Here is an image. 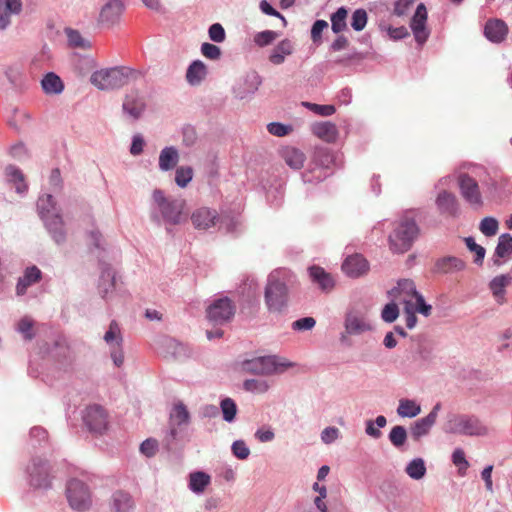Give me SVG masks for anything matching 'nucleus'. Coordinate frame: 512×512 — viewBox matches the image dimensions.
Masks as SVG:
<instances>
[{"mask_svg": "<svg viewBox=\"0 0 512 512\" xmlns=\"http://www.w3.org/2000/svg\"><path fill=\"white\" fill-rule=\"evenodd\" d=\"M293 44L290 40L284 39L272 50L269 61L274 65H280L285 61V57L293 53Z\"/></svg>", "mask_w": 512, "mask_h": 512, "instance_id": "obj_31", "label": "nucleus"}, {"mask_svg": "<svg viewBox=\"0 0 512 512\" xmlns=\"http://www.w3.org/2000/svg\"><path fill=\"white\" fill-rule=\"evenodd\" d=\"M7 174L11 177V180L16 184V191L22 193L27 190V185L24 183V176L20 170L15 167H8Z\"/></svg>", "mask_w": 512, "mask_h": 512, "instance_id": "obj_46", "label": "nucleus"}, {"mask_svg": "<svg viewBox=\"0 0 512 512\" xmlns=\"http://www.w3.org/2000/svg\"><path fill=\"white\" fill-rule=\"evenodd\" d=\"M457 181L463 199L476 209L482 207L483 200L477 180L468 173H460Z\"/></svg>", "mask_w": 512, "mask_h": 512, "instance_id": "obj_9", "label": "nucleus"}, {"mask_svg": "<svg viewBox=\"0 0 512 512\" xmlns=\"http://www.w3.org/2000/svg\"><path fill=\"white\" fill-rule=\"evenodd\" d=\"M436 204L442 214H446L452 217L457 216L459 204L456 196L453 193L442 191L439 193L436 199Z\"/></svg>", "mask_w": 512, "mask_h": 512, "instance_id": "obj_23", "label": "nucleus"}, {"mask_svg": "<svg viewBox=\"0 0 512 512\" xmlns=\"http://www.w3.org/2000/svg\"><path fill=\"white\" fill-rule=\"evenodd\" d=\"M408 476L414 480H420L425 476L426 466L421 458L413 459L405 469Z\"/></svg>", "mask_w": 512, "mask_h": 512, "instance_id": "obj_39", "label": "nucleus"}, {"mask_svg": "<svg viewBox=\"0 0 512 512\" xmlns=\"http://www.w3.org/2000/svg\"><path fill=\"white\" fill-rule=\"evenodd\" d=\"M193 170L189 166H181L176 169L175 173V182L176 184L184 188L188 185V183L192 180Z\"/></svg>", "mask_w": 512, "mask_h": 512, "instance_id": "obj_43", "label": "nucleus"}, {"mask_svg": "<svg viewBox=\"0 0 512 512\" xmlns=\"http://www.w3.org/2000/svg\"><path fill=\"white\" fill-rule=\"evenodd\" d=\"M431 305L425 303L424 298L421 294L415 298L414 312L417 311L425 316H429L431 313Z\"/></svg>", "mask_w": 512, "mask_h": 512, "instance_id": "obj_64", "label": "nucleus"}, {"mask_svg": "<svg viewBox=\"0 0 512 512\" xmlns=\"http://www.w3.org/2000/svg\"><path fill=\"white\" fill-rule=\"evenodd\" d=\"M312 132L315 136L326 142H334L338 136L336 126L330 122H321L313 125Z\"/></svg>", "mask_w": 512, "mask_h": 512, "instance_id": "obj_32", "label": "nucleus"}, {"mask_svg": "<svg viewBox=\"0 0 512 512\" xmlns=\"http://www.w3.org/2000/svg\"><path fill=\"white\" fill-rule=\"evenodd\" d=\"M342 269L348 276L356 278L365 274L369 265L363 256L355 254L346 258L342 264Z\"/></svg>", "mask_w": 512, "mask_h": 512, "instance_id": "obj_17", "label": "nucleus"}, {"mask_svg": "<svg viewBox=\"0 0 512 512\" xmlns=\"http://www.w3.org/2000/svg\"><path fill=\"white\" fill-rule=\"evenodd\" d=\"M146 104L138 91H131L125 95L122 109L133 120L138 119L145 110Z\"/></svg>", "mask_w": 512, "mask_h": 512, "instance_id": "obj_15", "label": "nucleus"}, {"mask_svg": "<svg viewBox=\"0 0 512 512\" xmlns=\"http://www.w3.org/2000/svg\"><path fill=\"white\" fill-rule=\"evenodd\" d=\"M17 331L23 335L25 340H32L36 335L33 319L28 316L21 318L17 323Z\"/></svg>", "mask_w": 512, "mask_h": 512, "instance_id": "obj_40", "label": "nucleus"}, {"mask_svg": "<svg viewBox=\"0 0 512 512\" xmlns=\"http://www.w3.org/2000/svg\"><path fill=\"white\" fill-rule=\"evenodd\" d=\"M348 11L345 7H340L338 10L331 15V27L334 33H340L347 27L346 19Z\"/></svg>", "mask_w": 512, "mask_h": 512, "instance_id": "obj_38", "label": "nucleus"}, {"mask_svg": "<svg viewBox=\"0 0 512 512\" xmlns=\"http://www.w3.org/2000/svg\"><path fill=\"white\" fill-rule=\"evenodd\" d=\"M210 483V476L204 472L190 474L189 487L193 492L201 493Z\"/></svg>", "mask_w": 512, "mask_h": 512, "instance_id": "obj_36", "label": "nucleus"}, {"mask_svg": "<svg viewBox=\"0 0 512 512\" xmlns=\"http://www.w3.org/2000/svg\"><path fill=\"white\" fill-rule=\"evenodd\" d=\"M153 199L166 222L177 225L186 219L184 213L186 207L185 200L166 198L162 190H155Z\"/></svg>", "mask_w": 512, "mask_h": 512, "instance_id": "obj_4", "label": "nucleus"}, {"mask_svg": "<svg viewBox=\"0 0 512 512\" xmlns=\"http://www.w3.org/2000/svg\"><path fill=\"white\" fill-rule=\"evenodd\" d=\"M84 421L90 431L102 433L107 428V414L99 405H92L86 409Z\"/></svg>", "mask_w": 512, "mask_h": 512, "instance_id": "obj_13", "label": "nucleus"}, {"mask_svg": "<svg viewBox=\"0 0 512 512\" xmlns=\"http://www.w3.org/2000/svg\"><path fill=\"white\" fill-rule=\"evenodd\" d=\"M21 10L22 0H0V29H5L11 23V15Z\"/></svg>", "mask_w": 512, "mask_h": 512, "instance_id": "obj_24", "label": "nucleus"}, {"mask_svg": "<svg viewBox=\"0 0 512 512\" xmlns=\"http://www.w3.org/2000/svg\"><path fill=\"white\" fill-rule=\"evenodd\" d=\"M190 421V414L186 406L182 402L174 404L169 415V430L163 439L164 445L167 450H171L174 442L176 441L180 432V427L188 425Z\"/></svg>", "mask_w": 512, "mask_h": 512, "instance_id": "obj_7", "label": "nucleus"}, {"mask_svg": "<svg viewBox=\"0 0 512 512\" xmlns=\"http://www.w3.org/2000/svg\"><path fill=\"white\" fill-rule=\"evenodd\" d=\"M236 311L231 299L223 297L215 300L206 309L207 318L214 324H224L230 321Z\"/></svg>", "mask_w": 512, "mask_h": 512, "instance_id": "obj_10", "label": "nucleus"}, {"mask_svg": "<svg viewBox=\"0 0 512 512\" xmlns=\"http://www.w3.org/2000/svg\"><path fill=\"white\" fill-rule=\"evenodd\" d=\"M245 390L255 393H264L269 389V384L264 380L250 379L244 382Z\"/></svg>", "mask_w": 512, "mask_h": 512, "instance_id": "obj_51", "label": "nucleus"}, {"mask_svg": "<svg viewBox=\"0 0 512 512\" xmlns=\"http://www.w3.org/2000/svg\"><path fill=\"white\" fill-rule=\"evenodd\" d=\"M407 439V432L403 426H394L389 433L390 442L397 448L404 445Z\"/></svg>", "mask_w": 512, "mask_h": 512, "instance_id": "obj_44", "label": "nucleus"}, {"mask_svg": "<svg viewBox=\"0 0 512 512\" xmlns=\"http://www.w3.org/2000/svg\"><path fill=\"white\" fill-rule=\"evenodd\" d=\"M465 243L468 249L475 252L476 254L474 262L477 264H482L483 259L485 257V249L482 246L476 244L472 237L465 238Z\"/></svg>", "mask_w": 512, "mask_h": 512, "instance_id": "obj_54", "label": "nucleus"}, {"mask_svg": "<svg viewBox=\"0 0 512 512\" xmlns=\"http://www.w3.org/2000/svg\"><path fill=\"white\" fill-rule=\"evenodd\" d=\"M37 208L54 240L57 243L63 242L65 239V232L63 229L62 218L58 214L52 215V212L55 209L53 196L46 194L40 197L37 201Z\"/></svg>", "mask_w": 512, "mask_h": 512, "instance_id": "obj_3", "label": "nucleus"}, {"mask_svg": "<svg viewBox=\"0 0 512 512\" xmlns=\"http://www.w3.org/2000/svg\"><path fill=\"white\" fill-rule=\"evenodd\" d=\"M450 431L452 433L470 436H482L488 433L487 427L474 417H460L455 419L452 422Z\"/></svg>", "mask_w": 512, "mask_h": 512, "instance_id": "obj_11", "label": "nucleus"}, {"mask_svg": "<svg viewBox=\"0 0 512 512\" xmlns=\"http://www.w3.org/2000/svg\"><path fill=\"white\" fill-rule=\"evenodd\" d=\"M232 452L235 457L245 460L250 455V449L243 440H237L232 444Z\"/></svg>", "mask_w": 512, "mask_h": 512, "instance_id": "obj_55", "label": "nucleus"}, {"mask_svg": "<svg viewBox=\"0 0 512 512\" xmlns=\"http://www.w3.org/2000/svg\"><path fill=\"white\" fill-rule=\"evenodd\" d=\"M220 407L223 413V418L227 422H232L237 413V406L231 398H225L221 401Z\"/></svg>", "mask_w": 512, "mask_h": 512, "instance_id": "obj_45", "label": "nucleus"}, {"mask_svg": "<svg viewBox=\"0 0 512 512\" xmlns=\"http://www.w3.org/2000/svg\"><path fill=\"white\" fill-rule=\"evenodd\" d=\"M345 329L348 334L356 335L370 330L371 326L364 316L350 312L345 319Z\"/></svg>", "mask_w": 512, "mask_h": 512, "instance_id": "obj_27", "label": "nucleus"}, {"mask_svg": "<svg viewBox=\"0 0 512 512\" xmlns=\"http://www.w3.org/2000/svg\"><path fill=\"white\" fill-rule=\"evenodd\" d=\"M66 497L71 508L75 510H86L92 503L89 487L83 481L75 478L67 483Z\"/></svg>", "mask_w": 512, "mask_h": 512, "instance_id": "obj_8", "label": "nucleus"}, {"mask_svg": "<svg viewBox=\"0 0 512 512\" xmlns=\"http://www.w3.org/2000/svg\"><path fill=\"white\" fill-rule=\"evenodd\" d=\"M131 74L127 67H113L95 71L90 80L100 90H113L126 85Z\"/></svg>", "mask_w": 512, "mask_h": 512, "instance_id": "obj_2", "label": "nucleus"}, {"mask_svg": "<svg viewBox=\"0 0 512 512\" xmlns=\"http://www.w3.org/2000/svg\"><path fill=\"white\" fill-rule=\"evenodd\" d=\"M452 461L456 466L459 467V472H461L462 470H467V468L469 467V463L465 458V453L460 448L454 450L452 454Z\"/></svg>", "mask_w": 512, "mask_h": 512, "instance_id": "obj_59", "label": "nucleus"}, {"mask_svg": "<svg viewBox=\"0 0 512 512\" xmlns=\"http://www.w3.org/2000/svg\"><path fill=\"white\" fill-rule=\"evenodd\" d=\"M511 280L510 275H499L490 282V289L499 303L504 302L505 287L510 284Z\"/></svg>", "mask_w": 512, "mask_h": 512, "instance_id": "obj_34", "label": "nucleus"}, {"mask_svg": "<svg viewBox=\"0 0 512 512\" xmlns=\"http://www.w3.org/2000/svg\"><path fill=\"white\" fill-rule=\"evenodd\" d=\"M218 219V212L207 207L198 208L191 215L192 224L196 229L207 230L215 226Z\"/></svg>", "mask_w": 512, "mask_h": 512, "instance_id": "obj_16", "label": "nucleus"}, {"mask_svg": "<svg viewBox=\"0 0 512 512\" xmlns=\"http://www.w3.org/2000/svg\"><path fill=\"white\" fill-rule=\"evenodd\" d=\"M512 252V236L510 234H502L499 237L495 254L499 258H504Z\"/></svg>", "mask_w": 512, "mask_h": 512, "instance_id": "obj_41", "label": "nucleus"}, {"mask_svg": "<svg viewBox=\"0 0 512 512\" xmlns=\"http://www.w3.org/2000/svg\"><path fill=\"white\" fill-rule=\"evenodd\" d=\"M179 160V154L174 147H165L159 156V168L163 171L173 169Z\"/></svg>", "mask_w": 512, "mask_h": 512, "instance_id": "obj_33", "label": "nucleus"}, {"mask_svg": "<svg viewBox=\"0 0 512 512\" xmlns=\"http://www.w3.org/2000/svg\"><path fill=\"white\" fill-rule=\"evenodd\" d=\"M311 281L324 291L329 292L334 287L333 277L320 266H311L308 269Z\"/></svg>", "mask_w": 512, "mask_h": 512, "instance_id": "obj_22", "label": "nucleus"}, {"mask_svg": "<svg viewBox=\"0 0 512 512\" xmlns=\"http://www.w3.org/2000/svg\"><path fill=\"white\" fill-rule=\"evenodd\" d=\"M439 408L440 405L437 404L426 417L414 423L412 427V434L416 439L427 434L430 428L434 425Z\"/></svg>", "mask_w": 512, "mask_h": 512, "instance_id": "obj_29", "label": "nucleus"}, {"mask_svg": "<svg viewBox=\"0 0 512 512\" xmlns=\"http://www.w3.org/2000/svg\"><path fill=\"white\" fill-rule=\"evenodd\" d=\"M30 484L36 488H48L51 485L50 468L46 461L34 460L28 468Z\"/></svg>", "mask_w": 512, "mask_h": 512, "instance_id": "obj_12", "label": "nucleus"}, {"mask_svg": "<svg viewBox=\"0 0 512 512\" xmlns=\"http://www.w3.org/2000/svg\"><path fill=\"white\" fill-rule=\"evenodd\" d=\"M265 303L270 312H281L288 302V289L277 273H272L268 277L265 287Z\"/></svg>", "mask_w": 512, "mask_h": 512, "instance_id": "obj_5", "label": "nucleus"}, {"mask_svg": "<svg viewBox=\"0 0 512 512\" xmlns=\"http://www.w3.org/2000/svg\"><path fill=\"white\" fill-rule=\"evenodd\" d=\"M124 5L120 0H112L108 2L100 12V21L108 24L116 23L122 12Z\"/></svg>", "mask_w": 512, "mask_h": 512, "instance_id": "obj_28", "label": "nucleus"}, {"mask_svg": "<svg viewBox=\"0 0 512 512\" xmlns=\"http://www.w3.org/2000/svg\"><path fill=\"white\" fill-rule=\"evenodd\" d=\"M508 33V27L503 20L492 19L485 24L484 34L492 42H502Z\"/></svg>", "mask_w": 512, "mask_h": 512, "instance_id": "obj_21", "label": "nucleus"}, {"mask_svg": "<svg viewBox=\"0 0 512 512\" xmlns=\"http://www.w3.org/2000/svg\"><path fill=\"white\" fill-rule=\"evenodd\" d=\"M427 10L423 3L417 6L416 12L411 20V29L413 31L415 40L418 44L422 45L426 42L429 31L426 28Z\"/></svg>", "mask_w": 512, "mask_h": 512, "instance_id": "obj_14", "label": "nucleus"}, {"mask_svg": "<svg viewBox=\"0 0 512 512\" xmlns=\"http://www.w3.org/2000/svg\"><path fill=\"white\" fill-rule=\"evenodd\" d=\"M277 37H278L277 32L272 31V30H265V31L259 32L255 35L254 42L258 46L264 47V46L271 44L274 40L277 39Z\"/></svg>", "mask_w": 512, "mask_h": 512, "instance_id": "obj_50", "label": "nucleus"}, {"mask_svg": "<svg viewBox=\"0 0 512 512\" xmlns=\"http://www.w3.org/2000/svg\"><path fill=\"white\" fill-rule=\"evenodd\" d=\"M339 429L336 427H327L321 433V440L325 444H331L339 437Z\"/></svg>", "mask_w": 512, "mask_h": 512, "instance_id": "obj_62", "label": "nucleus"}, {"mask_svg": "<svg viewBox=\"0 0 512 512\" xmlns=\"http://www.w3.org/2000/svg\"><path fill=\"white\" fill-rule=\"evenodd\" d=\"M402 304H404V310L406 313V326L409 329H412L417 322V317L414 312V304L410 303V300L407 298L402 299Z\"/></svg>", "mask_w": 512, "mask_h": 512, "instance_id": "obj_52", "label": "nucleus"}, {"mask_svg": "<svg viewBox=\"0 0 512 512\" xmlns=\"http://www.w3.org/2000/svg\"><path fill=\"white\" fill-rule=\"evenodd\" d=\"M267 130L272 135L282 137L289 133L290 128L281 123L273 122V123L268 124Z\"/></svg>", "mask_w": 512, "mask_h": 512, "instance_id": "obj_63", "label": "nucleus"}, {"mask_svg": "<svg viewBox=\"0 0 512 512\" xmlns=\"http://www.w3.org/2000/svg\"><path fill=\"white\" fill-rule=\"evenodd\" d=\"M202 54L211 60H217L221 56V50L218 46L211 43H203L201 46Z\"/></svg>", "mask_w": 512, "mask_h": 512, "instance_id": "obj_56", "label": "nucleus"}, {"mask_svg": "<svg viewBox=\"0 0 512 512\" xmlns=\"http://www.w3.org/2000/svg\"><path fill=\"white\" fill-rule=\"evenodd\" d=\"M207 75L206 65L200 61H193L186 72V80L190 85H199Z\"/></svg>", "mask_w": 512, "mask_h": 512, "instance_id": "obj_30", "label": "nucleus"}, {"mask_svg": "<svg viewBox=\"0 0 512 512\" xmlns=\"http://www.w3.org/2000/svg\"><path fill=\"white\" fill-rule=\"evenodd\" d=\"M290 366L291 363L276 356L258 357L243 363V369L245 371L259 375H270L282 372Z\"/></svg>", "mask_w": 512, "mask_h": 512, "instance_id": "obj_6", "label": "nucleus"}, {"mask_svg": "<svg viewBox=\"0 0 512 512\" xmlns=\"http://www.w3.org/2000/svg\"><path fill=\"white\" fill-rule=\"evenodd\" d=\"M209 37L212 41L221 43L225 40V30L219 23L212 24L209 28Z\"/></svg>", "mask_w": 512, "mask_h": 512, "instance_id": "obj_57", "label": "nucleus"}, {"mask_svg": "<svg viewBox=\"0 0 512 512\" xmlns=\"http://www.w3.org/2000/svg\"><path fill=\"white\" fill-rule=\"evenodd\" d=\"M65 32L70 46L81 49L90 47L89 41L84 39L77 30L68 28L65 30Z\"/></svg>", "mask_w": 512, "mask_h": 512, "instance_id": "obj_42", "label": "nucleus"}, {"mask_svg": "<svg viewBox=\"0 0 512 512\" xmlns=\"http://www.w3.org/2000/svg\"><path fill=\"white\" fill-rule=\"evenodd\" d=\"M388 294L391 298L398 300L400 303H402L403 298L409 299L410 303H412V300L419 295L414 282L409 279L400 280L397 287L391 289Z\"/></svg>", "mask_w": 512, "mask_h": 512, "instance_id": "obj_18", "label": "nucleus"}, {"mask_svg": "<svg viewBox=\"0 0 512 512\" xmlns=\"http://www.w3.org/2000/svg\"><path fill=\"white\" fill-rule=\"evenodd\" d=\"M132 496L123 490L115 491L110 499V509L112 512H129L134 508Z\"/></svg>", "mask_w": 512, "mask_h": 512, "instance_id": "obj_25", "label": "nucleus"}, {"mask_svg": "<svg viewBox=\"0 0 512 512\" xmlns=\"http://www.w3.org/2000/svg\"><path fill=\"white\" fill-rule=\"evenodd\" d=\"M280 155L284 162L292 169L299 170L304 166L306 160L305 154L292 146H286L281 149Z\"/></svg>", "mask_w": 512, "mask_h": 512, "instance_id": "obj_26", "label": "nucleus"}, {"mask_svg": "<svg viewBox=\"0 0 512 512\" xmlns=\"http://www.w3.org/2000/svg\"><path fill=\"white\" fill-rule=\"evenodd\" d=\"M158 449V441L153 438L146 439L140 446V451L147 457H152Z\"/></svg>", "mask_w": 512, "mask_h": 512, "instance_id": "obj_58", "label": "nucleus"}, {"mask_svg": "<svg viewBox=\"0 0 512 512\" xmlns=\"http://www.w3.org/2000/svg\"><path fill=\"white\" fill-rule=\"evenodd\" d=\"M419 233L414 219L407 216L401 218L389 236L390 248L396 253L408 251Z\"/></svg>", "mask_w": 512, "mask_h": 512, "instance_id": "obj_1", "label": "nucleus"}, {"mask_svg": "<svg viewBox=\"0 0 512 512\" xmlns=\"http://www.w3.org/2000/svg\"><path fill=\"white\" fill-rule=\"evenodd\" d=\"M367 24V13L364 9H357L353 12L351 26L355 31H361Z\"/></svg>", "mask_w": 512, "mask_h": 512, "instance_id": "obj_49", "label": "nucleus"}, {"mask_svg": "<svg viewBox=\"0 0 512 512\" xmlns=\"http://www.w3.org/2000/svg\"><path fill=\"white\" fill-rule=\"evenodd\" d=\"M465 262L454 256H447L438 259L433 268L434 273L449 274L462 271L465 268Z\"/></svg>", "mask_w": 512, "mask_h": 512, "instance_id": "obj_19", "label": "nucleus"}, {"mask_svg": "<svg viewBox=\"0 0 512 512\" xmlns=\"http://www.w3.org/2000/svg\"><path fill=\"white\" fill-rule=\"evenodd\" d=\"M104 339L108 344H112L113 342H115L118 347L120 346L122 338L120 336L119 325L117 324L116 321H112L110 323L109 329L105 333Z\"/></svg>", "mask_w": 512, "mask_h": 512, "instance_id": "obj_47", "label": "nucleus"}, {"mask_svg": "<svg viewBox=\"0 0 512 512\" xmlns=\"http://www.w3.org/2000/svg\"><path fill=\"white\" fill-rule=\"evenodd\" d=\"M421 412V408L418 404H416L413 400L401 399L399 401V406L397 409V413L401 417H415Z\"/></svg>", "mask_w": 512, "mask_h": 512, "instance_id": "obj_37", "label": "nucleus"}, {"mask_svg": "<svg viewBox=\"0 0 512 512\" xmlns=\"http://www.w3.org/2000/svg\"><path fill=\"white\" fill-rule=\"evenodd\" d=\"M328 28V23L325 20H317L314 22L311 29V38L313 42L318 43L321 40L322 32Z\"/></svg>", "mask_w": 512, "mask_h": 512, "instance_id": "obj_60", "label": "nucleus"}, {"mask_svg": "<svg viewBox=\"0 0 512 512\" xmlns=\"http://www.w3.org/2000/svg\"><path fill=\"white\" fill-rule=\"evenodd\" d=\"M42 278L41 270L36 266L27 267L24 270L23 276L19 278L16 285L17 295H24L27 289L33 284L38 283Z\"/></svg>", "mask_w": 512, "mask_h": 512, "instance_id": "obj_20", "label": "nucleus"}, {"mask_svg": "<svg viewBox=\"0 0 512 512\" xmlns=\"http://www.w3.org/2000/svg\"><path fill=\"white\" fill-rule=\"evenodd\" d=\"M498 228V221L492 217H486L480 223V231L485 236H494L497 233Z\"/></svg>", "mask_w": 512, "mask_h": 512, "instance_id": "obj_48", "label": "nucleus"}, {"mask_svg": "<svg viewBox=\"0 0 512 512\" xmlns=\"http://www.w3.org/2000/svg\"><path fill=\"white\" fill-rule=\"evenodd\" d=\"M316 324V321L313 317H304L301 319H298L292 323V328L294 330H310L312 329Z\"/></svg>", "mask_w": 512, "mask_h": 512, "instance_id": "obj_61", "label": "nucleus"}, {"mask_svg": "<svg viewBox=\"0 0 512 512\" xmlns=\"http://www.w3.org/2000/svg\"><path fill=\"white\" fill-rule=\"evenodd\" d=\"M382 319L385 322L392 323L394 322L398 316H399V309L396 303L391 302L385 305V307L382 310Z\"/></svg>", "mask_w": 512, "mask_h": 512, "instance_id": "obj_53", "label": "nucleus"}, {"mask_svg": "<svg viewBox=\"0 0 512 512\" xmlns=\"http://www.w3.org/2000/svg\"><path fill=\"white\" fill-rule=\"evenodd\" d=\"M41 85L45 93L47 94H58L64 89L61 78L55 73H48L41 81Z\"/></svg>", "mask_w": 512, "mask_h": 512, "instance_id": "obj_35", "label": "nucleus"}]
</instances>
